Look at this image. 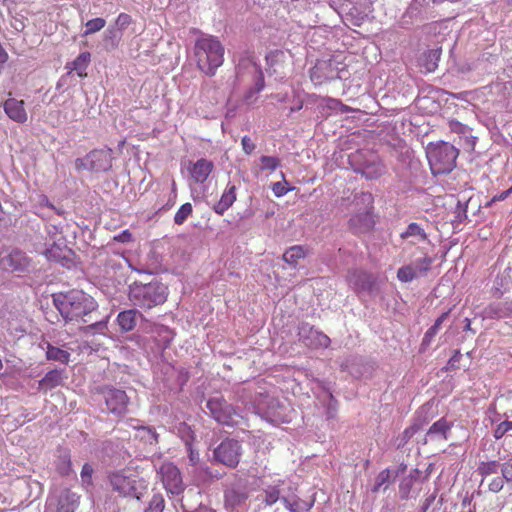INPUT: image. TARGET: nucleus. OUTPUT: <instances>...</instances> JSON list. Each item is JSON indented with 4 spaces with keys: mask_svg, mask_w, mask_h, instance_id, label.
<instances>
[{
    "mask_svg": "<svg viewBox=\"0 0 512 512\" xmlns=\"http://www.w3.org/2000/svg\"><path fill=\"white\" fill-rule=\"evenodd\" d=\"M54 304L66 322H88L85 318L94 312L98 305L94 298L82 290H69L54 295Z\"/></svg>",
    "mask_w": 512,
    "mask_h": 512,
    "instance_id": "1",
    "label": "nucleus"
},
{
    "mask_svg": "<svg viewBox=\"0 0 512 512\" xmlns=\"http://www.w3.org/2000/svg\"><path fill=\"white\" fill-rule=\"evenodd\" d=\"M224 46L212 35H203L195 42L194 54L198 69L213 76L224 61Z\"/></svg>",
    "mask_w": 512,
    "mask_h": 512,
    "instance_id": "2",
    "label": "nucleus"
},
{
    "mask_svg": "<svg viewBox=\"0 0 512 512\" xmlns=\"http://www.w3.org/2000/svg\"><path fill=\"white\" fill-rule=\"evenodd\" d=\"M168 294V287L158 280L149 283L135 281L129 286L128 299L135 307L151 310L163 305Z\"/></svg>",
    "mask_w": 512,
    "mask_h": 512,
    "instance_id": "3",
    "label": "nucleus"
},
{
    "mask_svg": "<svg viewBox=\"0 0 512 512\" xmlns=\"http://www.w3.org/2000/svg\"><path fill=\"white\" fill-rule=\"evenodd\" d=\"M459 151L453 145L440 142L429 145L427 158L434 175L447 174L456 166Z\"/></svg>",
    "mask_w": 512,
    "mask_h": 512,
    "instance_id": "4",
    "label": "nucleus"
},
{
    "mask_svg": "<svg viewBox=\"0 0 512 512\" xmlns=\"http://www.w3.org/2000/svg\"><path fill=\"white\" fill-rule=\"evenodd\" d=\"M112 149L102 148L90 151L84 158L76 160L77 169H86L93 173L107 172L112 168Z\"/></svg>",
    "mask_w": 512,
    "mask_h": 512,
    "instance_id": "5",
    "label": "nucleus"
},
{
    "mask_svg": "<svg viewBox=\"0 0 512 512\" xmlns=\"http://www.w3.org/2000/svg\"><path fill=\"white\" fill-rule=\"evenodd\" d=\"M206 408L210 416L219 424L234 426L237 424L235 418L239 417L236 408L228 403L223 396L211 397L207 400Z\"/></svg>",
    "mask_w": 512,
    "mask_h": 512,
    "instance_id": "6",
    "label": "nucleus"
},
{
    "mask_svg": "<svg viewBox=\"0 0 512 512\" xmlns=\"http://www.w3.org/2000/svg\"><path fill=\"white\" fill-rule=\"evenodd\" d=\"M241 456L242 445L238 440L233 438H225L213 450V457L215 461L231 469L238 466Z\"/></svg>",
    "mask_w": 512,
    "mask_h": 512,
    "instance_id": "7",
    "label": "nucleus"
},
{
    "mask_svg": "<svg viewBox=\"0 0 512 512\" xmlns=\"http://www.w3.org/2000/svg\"><path fill=\"white\" fill-rule=\"evenodd\" d=\"M360 200L365 204L364 209L356 212L349 219V228L354 234L369 232L375 225L373 217V199L371 194H363L360 197Z\"/></svg>",
    "mask_w": 512,
    "mask_h": 512,
    "instance_id": "8",
    "label": "nucleus"
},
{
    "mask_svg": "<svg viewBox=\"0 0 512 512\" xmlns=\"http://www.w3.org/2000/svg\"><path fill=\"white\" fill-rule=\"evenodd\" d=\"M102 395L109 413L116 417L124 416L128 411L129 397L126 392L117 388H104Z\"/></svg>",
    "mask_w": 512,
    "mask_h": 512,
    "instance_id": "9",
    "label": "nucleus"
},
{
    "mask_svg": "<svg viewBox=\"0 0 512 512\" xmlns=\"http://www.w3.org/2000/svg\"><path fill=\"white\" fill-rule=\"evenodd\" d=\"M158 474L166 491L172 495H179L184 490V484L179 469L172 463H163Z\"/></svg>",
    "mask_w": 512,
    "mask_h": 512,
    "instance_id": "10",
    "label": "nucleus"
},
{
    "mask_svg": "<svg viewBox=\"0 0 512 512\" xmlns=\"http://www.w3.org/2000/svg\"><path fill=\"white\" fill-rule=\"evenodd\" d=\"M432 262V257L425 254L422 258L400 267L397 271V279L403 283L411 282L425 275L431 269Z\"/></svg>",
    "mask_w": 512,
    "mask_h": 512,
    "instance_id": "11",
    "label": "nucleus"
},
{
    "mask_svg": "<svg viewBox=\"0 0 512 512\" xmlns=\"http://www.w3.org/2000/svg\"><path fill=\"white\" fill-rule=\"evenodd\" d=\"M309 76L314 85H323L338 78V68L332 59H320L310 69Z\"/></svg>",
    "mask_w": 512,
    "mask_h": 512,
    "instance_id": "12",
    "label": "nucleus"
},
{
    "mask_svg": "<svg viewBox=\"0 0 512 512\" xmlns=\"http://www.w3.org/2000/svg\"><path fill=\"white\" fill-rule=\"evenodd\" d=\"M136 478L137 476L135 474L130 473L128 475L126 471L113 473L109 477L113 490L117 491L122 496L135 497L139 500L140 496L135 486Z\"/></svg>",
    "mask_w": 512,
    "mask_h": 512,
    "instance_id": "13",
    "label": "nucleus"
},
{
    "mask_svg": "<svg viewBox=\"0 0 512 512\" xmlns=\"http://www.w3.org/2000/svg\"><path fill=\"white\" fill-rule=\"evenodd\" d=\"M29 259L26 255L14 249L10 253L2 255L0 252V270L6 272H24L29 266Z\"/></svg>",
    "mask_w": 512,
    "mask_h": 512,
    "instance_id": "14",
    "label": "nucleus"
},
{
    "mask_svg": "<svg viewBox=\"0 0 512 512\" xmlns=\"http://www.w3.org/2000/svg\"><path fill=\"white\" fill-rule=\"evenodd\" d=\"M213 169V162L206 158L198 159L196 162L189 161L187 165L190 177L196 184H203L208 179Z\"/></svg>",
    "mask_w": 512,
    "mask_h": 512,
    "instance_id": "15",
    "label": "nucleus"
},
{
    "mask_svg": "<svg viewBox=\"0 0 512 512\" xmlns=\"http://www.w3.org/2000/svg\"><path fill=\"white\" fill-rule=\"evenodd\" d=\"M79 504L80 495L70 489H64L57 496L56 512H75Z\"/></svg>",
    "mask_w": 512,
    "mask_h": 512,
    "instance_id": "16",
    "label": "nucleus"
},
{
    "mask_svg": "<svg viewBox=\"0 0 512 512\" xmlns=\"http://www.w3.org/2000/svg\"><path fill=\"white\" fill-rule=\"evenodd\" d=\"M4 111L11 120L17 123H24L27 121L28 116L23 100L8 98L4 102Z\"/></svg>",
    "mask_w": 512,
    "mask_h": 512,
    "instance_id": "17",
    "label": "nucleus"
},
{
    "mask_svg": "<svg viewBox=\"0 0 512 512\" xmlns=\"http://www.w3.org/2000/svg\"><path fill=\"white\" fill-rule=\"evenodd\" d=\"M237 189L234 184H231L230 182L227 184L226 188L224 189L220 200L214 204L213 211L222 216L224 213L234 204V202L237 199Z\"/></svg>",
    "mask_w": 512,
    "mask_h": 512,
    "instance_id": "18",
    "label": "nucleus"
},
{
    "mask_svg": "<svg viewBox=\"0 0 512 512\" xmlns=\"http://www.w3.org/2000/svg\"><path fill=\"white\" fill-rule=\"evenodd\" d=\"M91 62V54L88 51L81 52L72 62H68L65 68L68 73L76 72L80 78L87 77V68Z\"/></svg>",
    "mask_w": 512,
    "mask_h": 512,
    "instance_id": "19",
    "label": "nucleus"
},
{
    "mask_svg": "<svg viewBox=\"0 0 512 512\" xmlns=\"http://www.w3.org/2000/svg\"><path fill=\"white\" fill-rule=\"evenodd\" d=\"M137 315L138 311L136 309H128L121 311L117 315V323L122 332H130L132 331L137 323Z\"/></svg>",
    "mask_w": 512,
    "mask_h": 512,
    "instance_id": "20",
    "label": "nucleus"
},
{
    "mask_svg": "<svg viewBox=\"0 0 512 512\" xmlns=\"http://www.w3.org/2000/svg\"><path fill=\"white\" fill-rule=\"evenodd\" d=\"M63 380L62 371L54 369L46 373L39 381V390L47 392L61 385Z\"/></svg>",
    "mask_w": 512,
    "mask_h": 512,
    "instance_id": "21",
    "label": "nucleus"
},
{
    "mask_svg": "<svg viewBox=\"0 0 512 512\" xmlns=\"http://www.w3.org/2000/svg\"><path fill=\"white\" fill-rule=\"evenodd\" d=\"M46 358L48 360L57 361L62 364H67L70 360V353L59 347H55L50 343H47Z\"/></svg>",
    "mask_w": 512,
    "mask_h": 512,
    "instance_id": "22",
    "label": "nucleus"
},
{
    "mask_svg": "<svg viewBox=\"0 0 512 512\" xmlns=\"http://www.w3.org/2000/svg\"><path fill=\"white\" fill-rule=\"evenodd\" d=\"M307 252L305 249L300 245H295L290 247L284 254H283V260L288 263L289 265L296 266L298 264V261L300 259L305 258Z\"/></svg>",
    "mask_w": 512,
    "mask_h": 512,
    "instance_id": "23",
    "label": "nucleus"
},
{
    "mask_svg": "<svg viewBox=\"0 0 512 512\" xmlns=\"http://www.w3.org/2000/svg\"><path fill=\"white\" fill-rule=\"evenodd\" d=\"M57 472L62 476H67L72 471L71 456L67 451L59 454L55 461Z\"/></svg>",
    "mask_w": 512,
    "mask_h": 512,
    "instance_id": "24",
    "label": "nucleus"
},
{
    "mask_svg": "<svg viewBox=\"0 0 512 512\" xmlns=\"http://www.w3.org/2000/svg\"><path fill=\"white\" fill-rule=\"evenodd\" d=\"M401 239H408L409 237H414L418 241H426L427 234L424 229L417 223H410L407 229L400 234Z\"/></svg>",
    "mask_w": 512,
    "mask_h": 512,
    "instance_id": "25",
    "label": "nucleus"
},
{
    "mask_svg": "<svg viewBox=\"0 0 512 512\" xmlns=\"http://www.w3.org/2000/svg\"><path fill=\"white\" fill-rule=\"evenodd\" d=\"M441 50L440 49H432L424 54L423 57V67L427 72H433L438 66V61L440 59Z\"/></svg>",
    "mask_w": 512,
    "mask_h": 512,
    "instance_id": "26",
    "label": "nucleus"
},
{
    "mask_svg": "<svg viewBox=\"0 0 512 512\" xmlns=\"http://www.w3.org/2000/svg\"><path fill=\"white\" fill-rule=\"evenodd\" d=\"M309 332L311 335V340L306 343L307 346L313 347V348H319V347L327 348L330 345L331 340L324 333L313 330L312 328H310Z\"/></svg>",
    "mask_w": 512,
    "mask_h": 512,
    "instance_id": "27",
    "label": "nucleus"
},
{
    "mask_svg": "<svg viewBox=\"0 0 512 512\" xmlns=\"http://www.w3.org/2000/svg\"><path fill=\"white\" fill-rule=\"evenodd\" d=\"M450 429H451V424H449L445 418H441L431 425V427L429 428V430L427 432V435L428 436L440 435L443 437V439L446 440L447 433L450 431Z\"/></svg>",
    "mask_w": 512,
    "mask_h": 512,
    "instance_id": "28",
    "label": "nucleus"
},
{
    "mask_svg": "<svg viewBox=\"0 0 512 512\" xmlns=\"http://www.w3.org/2000/svg\"><path fill=\"white\" fill-rule=\"evenodd\" d=\"M499 467L500 465L496 460L483 461L479 464L477 471L482 477H487L489 475L496 474Z\"/></svg>",
    "mask_w": 512,
    "mask_h": 512,
    "instance_id": "29",
    "label": "nucleus"
},
{
    "mask_svg": "<svg viewBox=\"0 0 512 512\" xmlns=\"http://www.w3.org/2000/svg\"><path fill=\"white\" fill-rule=\"evenodd\" d=\"M280 492L281 491L279 485L268 486L264 490V503L268 506H271L275 504L278 500H281L282 498H280Z\"/></svg>",
    "mask_w": 512,
    "mask_h": 512,
    "instance_id": "30",
    "label": "nucleus"
},
{
    "mask_svg": "<svg viewBox=\"0 0 512 512\" xmlns=\"http://www.w3.org/2000/svg\"><path fill=\"white\" fill-rule=\"evenodd\" d=\"M106 25V21L103 18H94L86 22L85 31L83 33L84 36L94 34L100 30H102Z\"/></svg>",
    "mask_w": 512,
    "mask_h": 512,
    "instance_id": "31",
    "label": "nucleus"
},
{
    "mask_svg": "<svg viewBox=\"0 0 512 512\" xmlns=\"http://www.w3.org/2000/svg\"><path fill=\"white\" fill-rule=\"evenodd\" d=\"M193 207L191 203H184L180 206L174 216V222L178 225L183 224L186 219L192 214Z\"/></svg>",
    "mask_w": 512,
    "mask_h": 512,
    "instance_id": "32",
    "label": "nucleus"
},
{
    "mask_svg": "<svg viewBox=\"0 0 512 512\" xmlns=\"http://www.w3.org/2000/svg\"><path fill=\"white\" fill-rule=\"evenodd\" d=\"M164 507L165 501L163 496L160 493H156L150 499L146 512H163Z\"/></svg>",
    "mask_w": 512,
    "mask_h": 512,
    "instance_id": "33",
    "label": "nucleus"
},
{
    "mask_svg": "<svg viewBox=\"0 0 512 512\" xmlns=\"http://www.w3.org/2000/svg\"><path fill=\"white\" fill-rule=\"evenodd\" d=\"M247 498L248 494L246 492L230 490L229 492L226 493V501L234 506L244 503L247 500Z\"/></svg>",
    "mask_w": 512,
    "mask_h": 512,
    "instance_id": "34",
    "label": "nucleus"
},
{
    "mask_svg": "<svg viewBox=\"0 0 512 512\" xmlns=\"http://www.w3.org/2000/svg\"><path fill=\"white\" fill-rule=\"evenodd\" d=\"M260 163L261 170L275 171L280 165V160L273 156H261Z\"/></svg>",
    "mask_w": 512,
    "mask_h": 512,
    "instance_id": "35",
    "label": "nucleus"
},
{
    "mask_svg": "<svg viewBox=\"0 0 512 512\" xmlns=\"http://www.w3.org/2000/svg\"><path fill=\"white\" fill-rule=\"evenodd\" d=\"M420 427L417 424H413L407 427L401 434V442L399 446H404L407 442L419 431Z\"/></svg>",
    "mask_w": 512,
    "mask_h": 512,
    "instance_id": "36",
    "label": "nucleus"
},
{
    "mask_svg": "<svg viewBox=\"0 0 512 512\" xmlns=\"http://www.w3.org/2000/svg\"><path fill=\"white\" fill-rule=\"evenodd\" d=\"M512 430V421H503L497 425L494 430V437L496 439L502 438L507 432Z\"/></svg>",
    "mask_w": 512,
    "mask_h": 512,
    "instance_id": "37",
    "label": "nucleus"
},
{
    "mask_svg": "<svg viewBox=\"0 0 512 512\" xmlns=\"http://www.w3.org/2000/svg\"><path fill=\"white\" fill-rule=\"evenodd\" d=\"M132 23V17L127 13H120L115 20V24L120 32L125 30Z\"/></svg>",
    "mask_w": 512,
    "mask_h": 512,
    "instance_id": "38",
    "label": "nucleus"
},
{
    "mask_svg": "<svg viewBox=\"0 0 512 512\" xmlns=\"http://www.w3.org/2000/svg\"><path fill=\"white\" fill-rule=\"evenodd\" d=\"M449 311L442 313L434 322V324L427 330L428 336H436L441 325L447 319Z\"/></svg>",
    "mask_w": 512,
    "mask_h": 512,
    "instance_id": "39",
    "label": "nucleus"
},
{
    "mask_svg": "<svg viewBox=\"0 0 512 512\" xmlns=\"http://www.w3.org/2000/svg\"><path fill=\"white\" fill-rule=\"evenodd\" d=\"M327 104H328V107H330V108H338L341 113H349V112L355 111L352 107L343 104L338 99L328 98Z\"/></svg>",
    "mask_w": 512,
    "mask_h": 512,
    "instance_id": "40",
    "label": "nucleus"
},
{
    "mask_svg": "<svg viewBox=\"0 0 512 512\" xmlns=\"http://www.w3.org/2000/svg\"><path fill=\"white\" fill-rule=\"evenodd\" d=\"M61 252L62 249L60 246L54 243L50 248L46 249L44 255L48 260L59 261L61 258Z\"/></svg>",
    "mask_w": 512,
    "mask_h": 512,
    "instance_id": "41",
    "label": "nucleus"
},
{
    "mask_svg": "<svg viewBox=\"0 0 512 512\" xmlns=\"http://www.w3.org/2000/svg\"><path fill=\"white\" fill-rule=\"evenodd\" d=\"M390 478V471L388 469L382 470L376 477V484L373 488V492H377L380 487L385 484Z\"/></svg>",
    "mask_w": 512,
    "mask_h": 512,
    "instance_id": "42",
    "label": "nucleus"
},
{
    "mask_svg": "<svg viewBox=\"0 0 512 512\" xmlns=\"http://www.w3.org/2000/svg\"><path fill=\"white\" fill-rule=\"evenodd\" d=\"M281 501L283 502L285 508L288 509L290 512H301L300 500L290 501L288 498L282 497Z\"/></svg>",
    "mask_w": 512,
    "mask_h": 512,
    "instance_id": "43",
    "label": "nucleus"
},
{
    "mask_svg": "<svg viewBox=\"0 0 512 512\" xmlns=\"http://www.w3.org/2000/svg\"><path fill=\"white\" fill-rule=\"evenodd\" d=\"M502 477L506 482H512V459L506 461L501 467Z\"/></svg>",
    "mask_w": 512,
    "mask_h": 512,
    "instance_id": "44",
    "label": "nucleus"
},
{
    "mask_svg": "<svg viewBox=\"0 0 512 512\" xmlns=\"http://www.w3.org/2000/svg\"><path fill=\"white\" fill-rule=\"evenodd\" d=\"M504 478L503 477H495L488 484V488L491 492L497 493L503 489L504 486Z\"/></svg>",
    "mask_w": 512,
    "mask_h": 512,
    "instance_id": "45",
    "label": "nucleus"
},
{
    "mask_svg": "<svg viewBox=\"0 0 512 512\" xmlns=\"http://www.w3.org/2000/svg\"><path fill=\"white\" fill-rule=\"evenodd\" d=\"M93 471V467L90 464L85 463L81 470L82 481L90 484L92 480Z\"/></svg>",
    "mask_w": 512,
    "mask_h": 512,
    "instance_id": "46",
    "label": "nucleus"
},
{
    "mask_svg": "<svg viewBox=\"0 0 512 512\" xmlns=\"http://www.w3.org/2000/svg\"><path fill=\"white\" fill-rule=\"evenodd\" d=\"M241 145H242V149L243 151L247 154V155H250L256 148V145L255 143L252 141V139L248 136H244L241 140Z\"/></svg>",
    "mask_w": 512,
    "mask_h": 512,
    "instance_id": "47",
    "label": "nucleus"
},
{
    "mask_svg": "<svg viewBox=\"0 0 512 512\" xmlns=\"http://www.w3.org/2000/svg\"><path fill=\"white\" fill-rule=\"evenodd\" d=\"M114 240L120 243H129L133 240V236L129 230H124L118 235L114 236Z\"/></svg>",
    "mask_w": 512,
    "mask_h": 512,
    "instance_id": "48",
    "label": "nucleus"
},
{
    "mask_svg": "<svg viewBox=\"0 0 512 512\" xmlns=\"http://www.w3.org/2000/svg\"><path fill=\"white\" fill-rule=\"evenodd\" d=\"M461 357H462V354L460 353V351L455 350L453 355L451 356V358L448 361V369L458 368L457 363L460 361Z\"/></svg>",
    "mask_w": 512,
    "mask_h": 512,
    "instance_id": "49",
    "label": "nucleus"
},
{
    "mask_svg": "<svg viewBox=\"0 0 512 512\" xmlns=\"http://www.w3.org/2000/svg\"><path fill=\"white\" fill-rule=\"evenodd\" d=\"M511 193H512V186L508 190L503 191L502 193L493 196L491 201L489 203H487V206H490L494 202L505 200Z\"/></svg>",
    "mask_w": 512,
    "mask_h": 512,
    "instance_id": "50",
    "label": "nucleus"
},
{
    "mask_svg": "<svg viewBox=\"0 0 512 512\" xmlns=\"http://www.w3.org/2000/svg\"><path fill=\"white\" fill-rule=\"evenodd\" d=\"M255 71L258 73V80L256 82V91L260 92L264 88V76L260 69H257L255 65H253Z\"/></svg>",
    "mask_w": 512,
    "mask_h": 512,
    "instance_id": "51",
    "label": "nucleus"
},
{
    "mask_svg": "<svg viewBox=\"0 0 512 512\" xmlns=\"http://www.w3.org/2000/svg\"><path fill=\"white\" fill-rule=\"evenodd\" d=\"M88 328L91 330L97 329V330L103 332L104 330L107 329V321L106 320L95 321L93 324L89 325Z\"/></svg>",
    "mask_w": 512,
    "mask_h": 512,
    "instance_id": "52",
    "label": "nucleus"
},
{
    "mask_svg": "<svg viewBox=\"0 0 512 512\" xmlns=\"http://www.w3.org/2000/svg\"><path fill=\"white\" fill-rule=\"evenodd\" d=\"M272 190L275 193V195L278 197L286 194V192H287V190L284 188V186L280 182L274 183Z\"/></svg>",
    "mask_w": 512,
    "mask_h": 512,
    "instance_id": "53",
    "label": "nucleus"
},
{
    "mask_svg": "<svg viewBox=\"0 0 512 512\" xmlns=\"http://www.w3.org/2000/svg\"><path fill=\"white\" fill-rule=\"evenodd\" d=\"M283 57H284V52L280 51V50H276V51L269 53V55L267 56V60L273 61V60L283 58Z\"/></svg>",
    "mask_w": 512,
    "mask_h": 512,
    "instance_id": "54",
    "label": "nucleus"
},
{
    "mask_svg": "<svg viewBox=\"0 0 512 512\" xmlns=\"http://www.w3.org/2000/svg\"><path fill=\"white\" fill-rule=\"evenodd\" d=\"M8 60V53L0 44V63H5Z\"/></svg>",
    "mask_w": 512,
    "mask_h": 512,
    "instance_id": "55",
    "label": "nucleus"
},
{
    "mask_svg": "<svg viewBox=\"0 0 512 512\" xmlns=\"http://www.w3.org/2000/svg\"><path fill=\"white\" fill-rule=\"evenodd\" d=\"M435 336H428V331L425 332V335H424V338H423V343L424 344H429L430 341L434 338Z\"/></svg>",
    "mask_w": 512,
    "mask_h": 512,
    "instance_id": "56",
    "label": "nucleus"
},
{
    "mask_svg": "<svg viewBox=\"0 0 512 512\" xmlns=\"http://www.w3.org/2000/svg\"><path fill=\"white\" fill-rule=\"evenodd\" d=\"M358 276H359V277H363V278H365V279H366V278H367V279L369 278V275H368V274H366L365 272H359V273H358Z\"/></svg>",
    "mask_w": 512,
    "mask_h": 512,
    "instance_id": "57",
    "label": "nucleus"
},
{
    "mask_svg": "<svg viewBox=\"0 0 512 512\" xmlns=\"http://www.w3.org/2000/svg\"><path fill=\"white\" fill-rule=\"evenodd\" d=\"M491 310L495 313V315L500 318V317H503L504 315L500 314L498 311H495L493 308H491Z\"/></svg>",
    "mask_w": 512,
    "mask_h": 512,
    "instance_id": "58",
    "label": "nucleus"
},
{
    "mask_svg": "<svg viewBox=\"0 0 512 512\" xmlns=\"http://www.w3.org/2000/svg\"><path fill=\"white\" fill-rule=\"evenodd\" d=\"M470 327V320L467 319V325H466V328H469Z\"/></svg>",
    "mask_w": 512,
    "mask_h": 512,
    "instance_id": "59",
    "label": "nucleus"
},
{
    "mask_svg": "<svg viewBox=\"0 0 512 512\" xmlns=\"http://www.w3.org/2000/svg\"><path fill=\"white\" fill-rule=\"evenodd\" d=\"M3 367V364H2V360L0 359V369H2Z\"/></svg>",
    "mask_w": 512,
    "mask_h": 512,
    "instance_id": "60",
    "label": "nucleus"
},
{
    "mask_svg": "<svg viewBox=\"0 0 512 512\" xmlns=\"http://www.w3.org/2000/svg\"><path fill=\"white\" fill-rule=\"evenodd\" d=\"M469 512H476L475 510H469Z\"/></svg>",
    "mask_w": 512,
    "mask_h": 512,
    "instance_id": "61",
    "label": "nucleus"
}]
</instances>
